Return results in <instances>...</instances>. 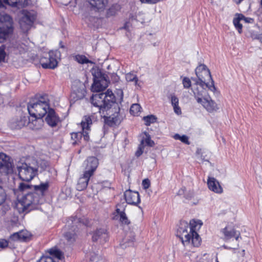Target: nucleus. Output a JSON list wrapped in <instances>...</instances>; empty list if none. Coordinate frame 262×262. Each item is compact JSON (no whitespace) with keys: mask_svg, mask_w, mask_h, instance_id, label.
Segmentation results:
<instances>
[{"mask_svg":"<svg viewBox=\"0 0 262 262\" xmlns=\"http://www.w3.org/2000/svg\"><path fill=\"white\" fill-rule=\"evenodd\" d=\"M45 116H16L15 121L11 122L12 127L20 128L29 125L30 128L38 129L42 126L43 122V118Z\"/></svg>","mask_w":262,"mask_h":262,"instance_id":"obj_6","label":"nucleus"},{"mask_svg":"<svg viewBox=\"0 0 262 262\" xmlns=\"http://www.w3.org/2000/svg\"><path fill=\"white\" fill-rule=\"evenodd\" d=\"M6 56L5 48L3 46L0 47V62L4 60Z\"/></svg>","mask_w":262,"mask_h":262,"instance_id":"obj_45","label":"nucleus"},{"mask_svg":"<svg viewBox=\"0 0 262 262\" xmlns=\"http://www.w3.org/2000/svg\"><path fill=\"white\" fill-rule=\"evenodd\" d=\"M72 224L74 225L71 227V228L69 229V231L64 233V235L69 242L72 243L75 240V237L76 235V229L78 228V225L76 224L78 223V219H74V221H72ZM81 224H79L78 226H81Z\"/></svg>","mask_w":262,"mask_h":262,"instance_id":"obj_23","label":"nucleus"},{"mask_svg":"<svg viewBox=\"0 0 262 262\" xmlns=\"http://www.w3.org/2000/svg\"><path fill=\"white\" fill-rule=\"evenodd\" d=\"M98 77L94 75V82L91 86L93 92H100L104 91L108 86V81L101 73H97Z\"/></svg>","mask_w":262,"mask_h":262,"instance_id":"obj_12","label":"nucleus"},{"mask_svg":"<svg viewBox=\"0 0 262 262\" xmlns=\"http://www.w3.org/2000/svg\"><path fill=\"white\" fill-rule=\"evenodd\" d=\"M33 187L34 192L27 191L18 199L16 207L19 213H28L31 210L36 209L38 205L43 203L44 196L49 187V182L41 183Z\"/></svg>","mask_w":262,"mask_h":262,"instance_id":"obj_1","label":"nucleus"},{"mask_svg":"<svg viewBox=\"0 0 262 262\" xmlns=\"http://www.w3.org/2000/svg\"><path fill=\"white\" fill-rule=\"evenodd\" d=\"M143 120L145 122V124L148 126L151 123L155 122L157 120V118L155 116H145L143 118Z\"/></svg>","mask_w":262,"mask_h":262,"instance_id":"obj_38","label":"nucleus"},{"mask_svg":"<svg viewBox=\"0 0 262 262\" xmlns=\"http://www.w3.org/2000/svg\"><path fill=\"white\" fill-rule=\"evenodd\" d=\"M70 223H69L68 227H70Z\"/></svg>","mask_w":262,"mask_h":262,"instance_id":"obj_57","label":"nucleus"},{"mask_svg":"<svg viewBox=\"0 0 262 262\" xmlns=\"http://www.w3.org/2000/svg\"><path fill=\"white\" fill-rule=\"evenodd\" d=\"M98 165V160L94 157H89L83 163V172L92 176Z\"/></svg>","mask_w":262,"mask_h":262,"instance_id":"obj_16","label":"nucleus"},{"mask_svg":"<svg viewBox=\"0 0 262 262\" xmlns=\"http://www.w3.org/2000/svg\"><path fill=\"white\" fill-rule=\"evenodd\" d=\"M45 121L51 126H55L59 121L58 116H46Z\"/></svg>","mask_w":262,"mask_h":262,"instance_id":"obj_32","label":"nucleus"},{"mask_svg":"<svg viewBox=\"0 0 262 262\" xmlns=\"http://www.w3.org/2000/svg\"><path fill=\"white\" fill-rule=\"evenodd\" d=\"M243 0H233L236 4H239Z\"/></svg>","mask_w":262,"mask_h":262,"instance_id":"obj_53","label":"nucleus"},{"mask_svg":"<svg viewBox=\"0 0 262 262\" xmlns=\"http://www.w3.org/2000/svg\"><path fill=\"white\" fill-rule=\"evenodd\" d=\"M6 198V194L5 190L2 186H0V205L3 204L5 201Z\"/></svg>","mask_w":262,"mask_h":262,"instance_id":"obj_42","label":"nucleus"},{"mask_svg":"<svg viewBox=\"0 0 262 262\" xmlns=\"http://www.w3.org/2000/svg\"><path fill=\"white\" fill-rule=\"evenodd\" d=\"M35 16L29 12L26 13L19 21L20 28L23 31H28L33 25Z\"/></svg>","mask_w":262,"mask_h":262,"instance_id":"obj_18","label":"nucleus"},{"mask_svg":"<svg viewBox=\"0 0 262 262\" xmlns=\"http://www.w3.org/2000/svg\"><path fill=\"white\" fill-rule=\"evenodd\" d=\"M142 112V107L138 103L133 104L130 107V113L131 115L141 113Z\"/></svg>","mask_w":262,"mask_h":262,"instance_id":"obj_34","label":"nucleus"},{"mask_svg":"<svg viewBox=\"0 0 262 262\" xmlns=\"http://www.w3.org/2000/svg\"><path fill=\"white\" fill-rule=\"evenodd\" d=\"M171 104L173 107L174 112L177 115L181 114V109L179 105V100L174 94H171L169 96Z\"/></svg>","mask_w":262,"mask_h":262,"instance_id":"obj_28","label":"nucleus"},{"mask_svg":"<svg viewBox=\"0 0 262 262\" xmlns=\"http://www.w3.org/2000/svg\"><path fill=\"white\" fill-rule=\"evenodd\" d=\"M92 124V121L90 116H85V118L82 120L81 125L82 129V133L79 132L72 133L71 134V139L74 141L73 145L78 144L80 142L82 138L85 141L89 140V131L90 130V125Z\"/></svg>","mask_w":262,"mask_h":262,"instance_id":"obj_8","label":"nucleus"},{"mask_svg":"<svg viewBox=\"0 0 262 262\" xmlns=\"http://www.w3.org/2000/svg\"><path fill=\"white\" fill-rule=\"evenodd\" d=\"M121 117L122 116H103L104 130H105L106 126L114 127L119 125L123 119ZM105 132L104 130V133Z\"/></svg>","mask_w":262,"mask_h":262,"instance_id":"obj_19","label":"nucleus"},{"mask_svg":"<svg viewBox=\"0 0 262 262\" xmlns=\"http://www.w3.org/2000/svg\"><path fill=\"white\" fill-rule=\"evenodd\" d=\"M142 186L143 187L146 189L149 188L150 186V181L148 179H144L142 181Z\"/></svg>","mask_w":262,"mask_h":262,"instance_id":"obj_48","label":"nucleus"},{"mask_svg":"<svg viewBox=\"0 0 262 262\" xmlns=\"http://www.w3.org/2000/svg\"><path fill=\"white\" fill-rule=\"evenodd\" d=\"M124 195L127 204L136 205L140 202L139 194L137 191L129 189L125 191Z\"/></svg>","mask_w":262,"mask_h":262,"instance_id":"obj_21","label":"nucleus"},{"mask_svg":"<svg viewBox=\"0 0 262 262\" xmlns=\"http://www.w3.org/2000/svg\"><path fill=\"white\" fill-rule=\"evenodd\" d=\"M182 82L184 89H189L191 86V81L190 79L188 77H184L182 79Z\"/></svg>","mask_w":262,"mask_h":262,"instance_id":"obj_41","label":"nucleus"},{"mask_svg":"<svg viewBox=\"0 0 262 262\" xmlns=\"http://www.w3.org/2000/svg\"><path fill=\"white\" fill-rule=\"evenodd\" d=\"M143 148V146L142 145L140 144L138 150L136 152V156L137 157H139L140 156H141L142 154Z\"/></svg>","mask_w":262,"mask_h":262,"instance_id":"obj_50","label":"nucleus"},{"mask_svg":"<svg viewBox=\"0 0 262 262\" xmlns=\"http://www.w3.org/2000/svg\"><path fill=\"white\" fill-rule=\"evenodd\" d=\"M89 2L95 11H103L107 5V0H89Z\"/></svg>","mask_w":262,"mask_h":262,"instance_id":"obj_25","label":"nucleus"},{"mask_svg":"<svg viewBox=\"0 0 262 262\" xmlns=\"http://www.w3.org/2000/svg\"><path fill=\"white\" fill-rule=\"evenodd\" d=\"M90 260L91 261H94L96 260L95 257H93V256H91Z\"/></svg>","mask_w":262,"mask_h":262,"instance_id":"obj_55","label":"nucleus"},{"mask_svg":"<svg viewBox=\"0 0 262 262\" xmlns=\"http://www.w3.org/2000/svg\"><path fill=\"white\" fill-rule=\"evenodd\" d=\"M59 45H60V47L61 48H64V45L62 44V42H61V41H60V42H59Z\"/></svg>","mask_w":262,"mask_h":262,"instance_id":"obj_54","label":"nucleus"},{"mask_svg":"<svg viewBox=\"0 0 262 262\" xmlns=\"http://www.w3.org/2000/svg\"><path fill=\"white\" fill-rule=\"evenodd\" d=\"M13 171L10 158L3 152L0 153V172L7 174Z\"/></svg>","mask_w":262,"mask_h":262,"instance_id":"obj_14","label":"nucleus"},{"mask_svg":"<svg viewBox=\"0 0 262 262\" xmlns=\"http://www.w3.org/2000/svg\"><path fill=\"white\" fill-rule=\"evenodd\" d=\"M114 214L113 219L118 221L121 225L128 226L130 224V221L125 212V208L121 205L116 206V212Z\"/></svg>","mask_w":262,"mask_h":262,"instance_id":"obj_15","label":"nucleus"},{"mask_svg":"<svg viewBox=\"0 0 262 262\" xmlns=\"http://www.w3.org/2000/svg\"><path fill=\"white\" fill-rule=\"evenodd\" d=\"M19 178L24 181L29 182L37 174L39 169L37 162L33 159L31 162L27 161L17 165Z\"/></svg>","mask_w":262,"mask_h":262,"instance_id":"obj_5","label":"nucleus"},{"mask_svg":"<svg viewBox=\"0 0 262 262\" xmlns=\"http://www.w3.org/2000/svg\"><path fill=\"white\" fill-rule=\"evenodd\" d=\"M71 98L74 101L83 98L85 94V86L81 82H75L72 85Z\"/></svg>","mask_w":262,"mask_h":262,"instance_id":"obj_13","label":"nucleus"},{"mask_svg":"<svg viewBox=\"0 0 262 262\" xmlns=\"http://www.w3.org/2000/svg\"><path fill=\"white\" fill-rule=\"evenodd\" d=\"M18 113L24 115H55V111L43 98L31 101L27 106H20L17 108Z\"/></svg>","mask_w":262,"mask_h":262,"instance_id":"obj_4","label":"nucleus"},{"mask_svg":"<svg viewBox=\"0 0 262 262\" xmlns=\"http://www.w3.org/2000/svg\"><path fill=\"white\" fill-rule=\"evenodd\" d=\"M260 4L262 6V0H261V1H260Z\"/></svg>","mask_w":262,"mask_h":262,"instance_id":"obj_56","label":"nucleus"},{"mask_svg":"<svg viewBox=\"0 0 262 262\" xmlns=\"http://www.w3.org/2000/svg\"><path fill=\"white\" fill-rule=\"evenodd\" d=\"M30 188V185L27 184H25L24 183H21L19 184L18 189L20 191H24L25 190H27Z\"/></svg>","mask_w":262,"mask_h":262,"instance_id":"obj_43","label":"nucleus"},{"mask_svg":"<svg viewBox=\"0 0 262 262\" xmlns=\"http://www.w3.org/2000/svg\"><path fill=\"white\" fill-rule=\"evenodd\" d=\"M108 239L106 230L104 228H100L96 230L92 236L93 242H98L100 243L106 242Z\"/></svg>","mask_w":262,"mask_h":262,"instance_id":"obj_22","label":"nucleus"},{"mask_svg":"<svg viewBox=\"0 0 262 262\" xmlns=\"http://www.w3.org/2000/svg\"><path fill=\"white\" fill-rule=\"evenodd\" d=\"M8 245V242L4 239H0V248H5Z\"/></svg>","mask_w":262,"mask_h":262,"instance_id":"obj_49","label":"nucleus"},{"mask_svg":"<svg viewBox=\"0 0 262 262\" xmlns=\"http://www.w3.org/2000/svg\"><path fill=\"white\" fill-rule=\"evenodd\" d=\"M241 20L246 23H253L254 22L253 19L250 17H246L244 15H243V17L241 18Z\"/></svg>","mask_w":262,"mask_h":262,"instance_id":"obj_46","label":"nucleus"},{"mask_svg":"<svg viewBox=\"0 0 262 262\" xmlns=\"http://www.w3.org/2000/svg\"><path fill=\"white\" fill-rule=\"evenodd\" d=\"M135 237L134 235H131L130 238L126 237L124 238L120 243V246L122 249H125L127 247L132 246L134 245Z\"/></svg>","mask_w":262,"mask_h":262,"instance_id":"obj_31","label":"nucleus"},{"mask_svg":"<svg viewBox=\"0 0 262 262\" xmlns=\"http://www.w3.org/2000/svg\"><path fill=\"white\" fill-rule=\"evenodd\" d=\"M123 98V93L122 90H117V98L112 91L107 90L105 93L93 94L91 97V102L94 106L99 108L100 113H103L115 104L117 99L121 102Z\"/></svg>","mask_w":262,"mask_h":262,"instance_id":"obj_3","label":"nucleus"},{"mask_svg":"<svg viewBox=\"0 0 262 262\" xmlns=\"http://www.w3.org/2000/svg\"><path fill=\"white\" fill-rule=\"evenodd\" d=\"M207 184L209 189L217 193L223 192V188L220 185V183L214 178L208 177Z\"/></svg>","mask_w":262,"mask_h":262,"instance_id":"obj_24","label":"nucleus"},{"mask_svg":"<svg viewBox=\"0 0 262 262\" xmlns=\"http://www.w3.org/2000/svg\"><path fill=\"white\" fill-rule=\"evenodd\" d=\"M116 13V10L114 7H111L106 12V16L110 17L115 15Z\"/></svg>","mask_w":262,"mask_h":262,"instance_id":"obj_44","label":"nucleus"},{"mask_svg":"<svg viewBox=\"0 0 262 262\" xmlns=\"http://www.w3.org/2000/svg\"><path fill=\"white\" fill-rule=\"evenodd\" d=\"M207 69H208V68L205 64H201L198 66L195 70L197 77H200L201 78H203L202 73H203L204 70H206Z\"/></svg>","mask_w":262,"mask_h":262,"instance_id":"obj_37","label":"nucleus"},{"mask_svg":"<svg viewBox=\"0 0 262 262\" xmlns=\"http://www.w3.org/2000/svg\"><path fill=\"white\" fill-rule=\"evenodd\" d=\"M25 1V0H0V8L4 7L5 5L13 7L24 5Z\"/></svg>","mask_w":262,"mask_h":262,"instance_id":"obj_29","label":"nucleus"},{"mask_svg":"<svg viewBox=\"0 0 262 262\" xmlns=\"http://www.w3.org/2000/svg\"><path fill=\"white\" fill-rule=\"evenodd\" d=\"M10 209L9 205L7 204H4L2 208V214L5 215L6 212Z\"/></svg>","mask_w":262,"mask_h":262,"instance_id":"obj_47","label":"nucleus"},{"mask_svg":"<svg viewBox=\"0 0 262 262\" xmlns=\"http://www.w3.org/2000/svg\"><path fill=\"white\" fill-rule=\"evenodd\" d=\"M220 233L222 234V238L225 241H228L232 237H235L236 241L240 237L239 231L235 230L232 227L228 226L221 230Z\"/></svg>","mask_w":262,"mask_h":262,"instance_id":"obj_17","label":"nucleus"},{"mask_svg":"<svg viewBox=\"0 0 262 262\" xmlns=\"http://www.w3.org/2000/svg\"><path fill=\"white\" fill-rule=\"evenodd\" d=\"M92 176L83 172L81 177L79 178L76 186L78 191H82L87 187L89 181Z\"/></svg>","mask_w":262,"mask_h":262,"instance_id":"obj_26","label":"nucleus"},{"mask_svg":"<svg viewBox=\"0 0 262 262\" xmlns=\"http://www.w3.org/2000/svg\"><path fill=\"white\" fill-rule=\"evenodd\" d=\"M30 236V234L26 230H21L15 232L11 235L10 238L13 241H24L28 239Z\"/></svg>","mask_w":262,"mask_h":262,"instance_id":"obj_27","label":"nucleus"},{"mask_svg":"<svg viewBox=\"0 0 262 262\" xmlns=\"http://www.w3.org/2000/svg\"><path fill=\"white\" fill-rule=\"evenodd\" d=\"M0 35L8 39L13 31V21L11 17L4 12L0 13Z\"/></svg>","mask_w":262,"mask_h":262,"instance_id":"obj_11","label":"nucleus"},{"mask_svg":"<svg viewBox=\"0 0 262 262\" xmlns=\"http://www.w3.org/2000/svg\"><path fill=\"white\" fill-rule=\"evenodd\" d=\"M35 161L37 162L38 166H39V169L38 170H40V171L43 170L48 166L47 162L45 160H40L37 161L35 160Z\"/></svg>","mask_w":262,"mask_h":262,"instance_id":"obj_40","label":"nucleus"},{"mask_svg":"<svg viewBox=\"0 0 262 262\" xmlns=\"http://www.w3.org/2000/svg\"><path fill=\"white\" fill-rule=\"evenodd\" d=\"M7 39L3 37L2 36L0 35V43H2L5 40H6Z\"/></svg>","mask_w":262,"mask_h":262,"instance_id":"obj_52","label":"nucleus"},{"mask_svg":"<svg viewBox=\"0 0 262 262\" xmlns=\"http://www.w3.org/2000/svg\"><path fill=\"white\" fill-rule=\"evenodd\" d=\"M125 78L128 82H133L135 85H138V78L136 75L129 73L126 74Z\"/></svg>","mask_w":262,"mask_h":262,"instance_id":"obj_33","label":"nucleus"},{"mask_svg":"<svg viewBox=\"0 0 262 262\" xmlns=\"http://www.w3.org/2000/svg\"><path fill=\"white\" fill-rule=\"evenodd\" d=\"M173 138L176 140H180L184 143L189 145L190 144L188 141V138L186 135L180 136L179 134H175Z\"/></svg>","mask_w":262,"mask_h":262,"instance_id":"obj_39","label":"nucleus"},{"mask_svg":"<svg viewBox=\"0 0 262 262\" xmlns=\"http://www.w3.org/2000/svg\"><path fill=\"white\" fill-rule=\"evenodd\" d=\"M61 54L58 50L50 51L46 56L40 59V63L44 69H54L57 67L58 59L60 58Z\"/></svg>","mask_w":262,"mask_h":262,"instance_id":"obj_10","label":"nucleus"},{"mask_svg":"<svg viewBox=\"0 0 262 262\" xmlns=\"http://www.w3.org/2000/svg\"><path fill=\"white\" fill-rule=\"evenodd\" d=\"M202 74L203 78L198 77V79H193L195 84L192 88L199 87L200 90L208 88L210 91L215 93L216 88L209 69L204 70Z\"/></svg>","mask_w":262,"mask_h":262,"instance_id":"obj_9","label":"nucleus"},{"mask_svg":"<svg viewBox=\"0 0 262 262\" xmlns=\"http://www.w3.org/2000/svg\"><path fill=\"white\" fill-rule=\"evenodd\" d=\"M50 255L51 256H42L38 262H56L53 257H55L58 260L61 259L63 258V254L62 252L58 249L54 248L49 249L48 251Z\"/></svg>","mask_w":262,"mask_h":262,"instance_id":"obj_20","label":"nucleus"},{"mask_svg":"<svg viewBox=\"0 0 262 262\" xmlns=\"http://www.w3.org/2000/svg\"><path fill=\"white\" fill-rule=\"evenodd\" d=\"M194 96L198 103L201 104L208 112H213L218 109L216 103L208 96L206 89L200 90L199 87L192 88Z\"/></svg>","mask_w":262,"mask_h":262,"instance_id":"obj_7","label":"nucleus"},{"mask_svg":"<svg viewBox=\"0 0 262 262\" xmlns=\"http://www.w3.org/2000/svg\"><path fill=\"white\" fill-rule=\"evenodd\" d=\"M243 17L242 14H236L233 19V23L235 28L237 30L239 33L242 32L243 25L241 23L242 21L241 18Z\"/></svg>","mask_w":262,"mask_h":262,"instance_id":"obj_30","label":"nucleus"},{"mask_svg":"<svg viewBox=\"0 0 262 262\" xmlns=\"http://www.w3.org/2000/svg\"><path fill=\"white\" fill-rule=\"evenodd\" d=\"M14 48H17L19 52H23L25 50V48L23 46V45H19V46L15 45Z\"/></svg>","mask_w":262,"mask_h":262,"instance_id":"obj_51","label":"nucleus"},{"mask_svg":"<svg viewBox=\"0 0 262 262\" xmlns=\"http://www.w3.org/2000/svg\"><path fill=\"white\" fill-rule=\"evenodd\" d=\"M74 59L78 63L81 64L91 63H93V62L89 60L85 56L81 55H77L74 57Z\"/></svg>","mask_w":262,"mask_h":262,"instance_id":"obj_35","label":"nucleus"},{"mask_svg":"<svg viewBox=\"0 0 262 262\" xmlns=\"http://www.w3.org/2000/svg\"><path fill=\"white\" fill-rule=\"evenodd\" d=\"M144 134L145 135L146 138L145 139H143L141 141V144L142 145L144 142L146 144V145L152 147L155 145V143L154 141L151 140L149 135L146 132H144Z\"/></svg>","mask_w":262,"mask_h":262,"instance_id":"obj_36","label":"nucleus"},{"mask_svg":"<svg viewBox=\"0 0 262 262\" xmlns=\"http://www.w3.org/2000/svg\"><path fill=\"white\" fill-rule=\"evenodd\" d=\"M202 224L201 221L194 220H191L189 224L186 221L180 223L177 236L180 238L184 246L198 247L200 245L201 238L196 230L199 229Z\"/></svg>","mask_w":262,"mask_h":262,"instance_id":"obj_2","label":"nucleus"}]
</instances>
